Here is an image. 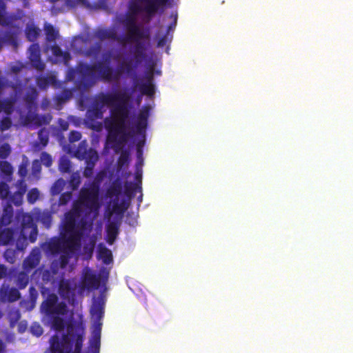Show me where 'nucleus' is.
<instances>
[{
	"instance_id": "c85d7f7f",
	"label": "nucleus",
	"mask_w": 353,
	"mask_h": 353,
	"mask_svg": "<svg viewBox=\"0 0 353 353\" xmlns=\"http://www.w3.org/2000/svg\"><path fill=\"white\" fill-rule=\"evenodd\" d=\"M41 30L34 24H28L25 29V34L27 39L30 42L35 41L39 37Z\"/></svg>"
},
{
	"instance_id": "a211bd4d",
	"label": "nucleus",
	"mask_w": 353,
	"mask_h": 353,
	"mask_svg": "<svg viewBox=\"0 0 353 353\" xmlns=\"http://www.w3.org/2000/svg\"><path fill=\"white\" fill-rule=\"evenodd\" d=\"M58 292L61 297L69 300L74 296V288L72 287L70 280L61 279L59 283Z\"/></svg>"
},
{
	"instance_id": "69168bd1",
	"label": "nucleus",
	"mask_w": 353,
	"mask_h": 353,
	"mask_svg": "<svg viewBox=\"0 0 353 353\" xmlns=\"http://www.w3.org/2000/svg\"><path fill=\"white\" fill-rule=\"evenodd\" d=\"M129 161V154L127 151H123L119 158L118 163L119 165H123L128 163Z\"/></svg>"
},
{
	"instance_id": "39448f33",
	"label": "nucleus",
	"mask_w": 353,
	"mask_h": 353,
	"mask_svg": "<svg viewBox=\"0 0 353 353\" xmlns=\"http://www.w3.org/2000/svg\"><path fill=\"white\" fill-rule=\"evenodd\" d=\"M98 81L94 64L79 62L77 64V83L79 87L88 88Z\"/></svg>"
},
{
	"instance_id": "e433bc0d",
	"label": "nucleus",
	"mask_w": 353,
	"mask_h": 353,
	"mask_svg": "<svg viewBox=\"0 0 353 353\" xmlns=\"http://www.w3.org/2000/svg\"><path fill=\"white\" fill-rule=\"evenodd\" d=\"M137 15L128 12L124 20H121V23L124 25L125 28H129L137 23Z\"/></svg>"
},
{
	"instance_id": "ea45409f",
	"label": "nucleus",
	"mask_w": 353,
	"mask_h": 353,
	"mask_svg": "<svg viewBox=\"0 0 353 353\" xmlns=\"http://www.w3.org/2000/svg\"><path fill=\"white\" fill-rule=\"evenodd\" d=\"M82 207H83V203L80 202L78 198V200L73 203L72 208L70 212L81 217L83 213Z\"/></svg>"
},
{
	"instance_id": "0e129e2a",
	"label": "nucleus",
	"mask_w": 353,
	"mask_h": 353,
	"mask_svg": "<svg viewBox=\"0 0 353 353\" xmlns=\"http://www.w3.org/2000/svg\"><path fill=\"white\" fill-rule=\"evenodd\" d=\"M65 4L71 8H74L79 4L87 5L86 0H66Z\"/></svg>"
},
{
	"instance_id": "cd10ccee",
	"label": "nucleus",
	"mask_w": 353,
	"mask_h": 353,
	"mask_svg": "<svg viewBox=\"0 0 353 353\" xmlns=\"http://www.w3.org/2000/svg\"><path fill=\"white\" fill-rule=\"evenodd\" d=\"M98 257L101 259L105 265H109L113 261L112 254L110 250L104 245L99 244L98 248Z\"/></svg>"
},
{
	"instance_id": "e2e57ef3",
	"label": "nucleus",
	"mask_w": 353,
	"mask_h": 353,
	"mask_svg": "<svg viewBox=\"0 0 353 353\" xmlns=\"http://www.w3.org/2000/svg\"><path fill=\"white\" fill-rule=\"evenodd\" d=\"M6 40L4 38L0 37V51L2 49L3 43L6 41H8L12 43L16 44V40H15V38L13 36V34L8 33L6 35Z\"/></svg>"
},
{
	"instance_id": "6ab92c4d",
	"label": "nucleus",
	"mask_w": 353,
	"mask_h": 353,
	"mask_svg": "<svg viewBox=\"0 0 353 353\" xmlns=\"http://www.w3.org/2000/svg\"><path fill=\"white\" fill-rule=\"evenodd\" d=\"M120 224L117 221H109L106 226V242L112 245L119 234Z\"/></svg>"
},
{
	"instance_id": "5fc2aeb1",
	"label": "nucleus",
	"mask_w": 353,
	"mask_h": 353,
	"mask_svg": "<svg viewBox=\"0 0 353 353\" xmlns=\"http://www.w3.org/2000/svg\"><path fill=\"white\" fill-rule=\"evenodd\" d=\"M77 75V65L75 68H70L67 70L65 79L68 81H73L75 79V76Z\"/></svg>"
},
{
	"instance_id": "f704fd0d",
	"label": "nucleus",
	"mask_w": 353,
	"mask_h": 353,
	"mask_svg": "<svg viewBox=\"0 0 353 353\" xmlns=\"http://www.w3.org/2000/svg\"><path fill=\"white\" fill-rule=\"evenodd\" d=\"M46 40L49 42L54 41L59 37V32L51 24L45 26Z\"/></svg>"
},
{
	"instance_id": "58836bf2",
	"label": "nucleus",
	"mask_w": 353,
	"mask_h": 353,
	"mask_svg": "<svg viewBox=\"0 0 353 353\" xmlns=\"http://www.w3.org/2000/svg\"><path fill=\"white\" fill-rule=\"evenodd\" d=\"M38 138L42 148L46 147L48 143V132L45 129H41L38 132Z\"/></svg>"
},
{
	"instance_id": "bf43d9fd",
	"label": "nucleus",
	"mask_w": 353,
	"mask_h": 353,
	"mask_svg": "<svg viewBox=\"0 0 353 353\" xmlns=\"http://www.w3.org/2000/svg\"><path fill=\"white\" fill-rule=\"evenodd\" d=\"M81 139V134L79 131L72 130L69 134V141L70 143H74L79 141Z\"/></svg>"
},
{
	"instance_id": "09e8293b",
	"label": "nucleus",
	"mask_w": 353,
	"mask_h": 353,
	"mask_svg": "<svg viewBox=\"0 0 353 353\" xmlns=\"http://www.w3.org/2000/svg\"><path fill=\"white\" fill-rule=\"evenodd\" d=\"M142 10L141 6L134 1H131L128 6V12L132 14L138 15Z\"/></svg>"
},
{
	"instance_id": "8fccbe9b",
	"label": "nucleus",
	"mask_w": 353,
	"mask_h": 353,
	"mask_svg": "<svg viewBox=\"0 0 353 353\" xmlns=\"http://www.w3.org/2000/svg\"><path fill=\"white\" fill-rule=\"evenodd\" d=\"M11 152V148L9 144L4 143L0 145V158L6 159Z\"/></svg>"
},
{
	"instance_id": "473e14b6",
	"label": "nucleus",
	"mask_w": 353,
	"mask_h": 353,
	"mask_svg": "<svg viewBox=\"0 0 353 353\" xmlns=\"http://www.w3.org/2000/svg\"><path fill=\"white\" fill-rule=\"evenodd\" d=\"M72 97V92L70 89H65L55 97L57 105H61Z\"/></svg>"
},
{
	"instance_id": "0eeeda50",
	"label": "nucleus",
	"mask_w": 353,
	"mask_h": 353,
	"mask_svg": "<svg viewBox=\"0 0 353 353\" xmlns=\"http://www.w3.org/2000/svg\"><path fill=\"white\" fill-rule=\"evenodd\" d=\"M126 34L120 36V44L125 46L127 43H132L134 41L148 40L150 39V31L148 29H143L139 24L133 25L125 28Z\"/></svg>"
},
{
	"instance_id": "f257e3e1",
	"label": "nucleus",
	"mask_w": 353,
	"mask_h": 353,
	"mask_svg": "<svg viewBox=\"0 0 353 353\" xmlns=\"http://www.w3.org/2000/svg\"><path fill=\"white\" fill-rule=\"evenodd\" d=\"M130 100V94L123 91L101 92L92 100L87 110L88 117L91 120L102 119L103 108L105 106L112 107L111 117L104 119L105 126L108 132L107 140L109 143L120 145L132 136L131 132L126 131L125 125L130 115V109L127 105Z\"/></svg>"
},
{
	"instance_id": "ddd939ff",
	"label": "nucleus",
	"mask_w": 353,
	"mask_h": 353,
	"mask_svg": "<svg viewBox=\"0 0 353 353\" xmlns=\"http://www.w3.org/2000/svg\"><path fill=\"white\" fill-rule=\"evenodd\" d=\"M21 298V293L17 288L2 285L0 288V299L3 302L13 303Z\"/></svg>"
},
{
	"instance_id": "72a5a7b5",
	"label": "nucleus",
	"mask_w": 353,
	"mask_h": 353,
	"mask_svg": "<svg viewBox=\"0 0 353 353\" xmlns=\"http://www.w3.org/2000/svg\"><path fill=\"white\" fill-rule=\"evenodd\" d=\"M139 90L143 94L152 97L155 93V86L153 83H143L139 86Z\"/></svg>"
},
{
	"instance_id": "7c9ffc66",
	"label": "nucleus",
	"mask_w": 353,
	"mask_h": 353,
	"mask_svg": "<svg viewBox=\"0 0 353 353\" xmlns=\"http://www.w3.org/2000/svg\"><path fill=\"white\" fill-rule=\"evenodd\" d=\"M14 109V100L6 99L0 100V112H3L6 115H10Z\"/></svg>"
},
{
	"instance_id": "f3484780",
	"label": "nucleus",
	"mask_w": 353,
	"mask_h": 353,
	"mask_svg": "<svg viewBox=\"0 0 353 353\" xmlns=\"http://www.w3.org/2000/svg\"><path fill=\"white\" fill-rule=\"evenodd\" d=\"M141 63H137V61H132V59L123 61L117 68V72L119 73V78H121L123 74L128 75L134 74L137 67Z\"/></svg>"
},
{
	"instance_id": "f03ea898",
	"label": "nucleus",
	"mask_w": 353,
	"mask_h": 353,
	"mask_svg": "<svg viewBox=\"0 0 353 353\" xmlns=\"http://www.w3.org/2000/svg\"><path fill=\"white\" fill-rule=\"evenodd\" d=\"M67 333L62 335V341L54 334L50 339L49 353H81L85 335V327L82 321L69 322Z\"/></svg>"
},
{
	"instance_id": "bb28decb",
	"label": "nucleus",
	"mask_w": 353,
	"mask_h": 353,
	"mask_svg": "<svg viewBox=\"0 0 353 353\" xmlns=\"http://www.w3.org/2000/svg\"><path fill=\"white\" fill-rule=\"evenodd\" d=\"M36 83L40 89H46L50 85H56L57 81L54 75L39 76L36 79Z\"/></svg>"
},
{
	"instance_id": "a19ab883",
	"label": "nucleus",
	"mask_w": 353,
	"mask_h": 353,
	"mask_svg": "<svg viewBox=\"0 0 353 353\" xmlns=\"http://www.w3.org/2000/svg\"><path fill=\"white\" fill-rule=\"evenodd\" d=\"M13 217V212L5 210L1 218V223L4 225L10 224Z\"/></svg>"
},
{
	"instance_id": "c756f323",
	"label": "nucleus",
	"mask_w": 353,
	"mask_h": 353,
	"mask_svg": "<svg viewBox=\"0 0 353 353\" xmlns=\"http://www.w3.org/2000/svg\"><path fill=\"white\" fill-rule=\"evenodd\" d=\"M38 97V92L34 88H30L24 96V101L28 108L36 105V100Z\"/></svg>"
},
{
	"instance_id": "b1692460",
	"label": "nucleus",
	"mask_w": 353,
	"mask_h": 353,
	"mask_svg": "<svg viewBox=\"0 0 353 353\" xmlns=\"http://www.w3.org/2000/svg\"><path fill=\"white\" fill-rule=\"evenodd\" d=\"M135 43L134 46V59L137 63H141L145 58L146 47L143 40L132 41Z\"/></svg>"
},
{
	"instance_id": "20e7f679",
	"label": "nucleus",
	"mask_w": 353,
	"mask_h": 353,
	"mask_svg": "<svg viewBox=\"0 0 353 353\" xmlns=\"http://www.w3.org/2000/svg\"><path fill=\"white\" fill-rule=\"evenodd\" d=\"M99 193L100 184L97 181H93L81 188L79 193V201L90 212L99 210Z\"/></svg>"
},
{
	"instance_id": "13d9d810",
	"label": "nucleus",
	"mask_w": 353,
	"mask_h": 353,
	"mask_svg": "<svg viewBox=\"0 0 353 353\" xmlns=\"http://www.w3.org/2000/svg\"><path fill=\"white\" fill-rule=\"evenodd\" d=\"M41 171V163L39 160L35 159L32 161V174L37 175L40 174Z\"/></svg>"
},
{
	"instance_id": "dca6fc26",
	"label": "nucleus",
	"mask_w": 353,
	"mask_h": 353,
	"mask_svg": "<svg viewBox=\"0 0 353 353\" xmlns=\"http://www.w3.org/2000/svg\"><path fill=\"white\" fill-rule=\"evenodd\" d=\"M101 323L96 325L90 339L88 353H99L101 346Z\"/></svg>"
},
{
	"instance_id": "49530a36",
	"label": "nucleus",
	"mask_w": 353,
	"mask_h": 353,
	"mask_svg": "<svg viewBox=\"0 0 353 353\" xmlns=\"http://www.w3.org/2000/svg\"><path fill=\"white\" fill-rule=\"evenodd\" d=\"M12 124V123L11 119L9 117V116L7 115L0 121V130L2 132L8 130L11 128Z\"/></svg>"
},
{
	"instance_id": "4468645a",
	"label": "nucleus",
	"mask_w": 353,
	"mask_h": 353,
	"mask_svg": "<svg viewBox=\"0 0 353 353\" xmlns=\"http://www.w3.org/2000/svg\"><path fill=\"white\" fill-rule=\"evenodd\" d=\"M93 35L95 39H97L101 41L111 39L120 43L119 38H121V37L118 36L115 30L112 28H97L94 31Z\"/></svg>"
},
{
	"instance_id": "1a4fd4ad",
	"label": "nucleus",
	"mask_w": 353,
	"mask_h": 353,
	"mask_svg": "<svg viewBox=\"0 0 353 353\" xmlns=\"http://www.w3.org/2000/svg\"><path fill=\"white\" fill-rule=\"evenodd\" d=\"M123 191V183L121 179L118 177L115 179L107 188L105 196L108 198L113 199L112 209L114 212H123L121 205L119 203V196Z\"/></svg>"
},
{
	"instance_id": "2f4dec72",
	"label": "nucleus",
	"mask_w": 353,
	"mask_h": 353,
	"mask_svg": "<svg viewBox=\"0 0 353 353\" xmlns=\"http://www.w3.org/2000/svg\"><path fill=\"white\" fill-rule=\"evenodd\" d=\"M29 281L30 279L27 272L23 271L19 272L15 281L18 290L25 289L28 285Z\"/></svg>"
},
{
	"instance_id": "c9c22d12",
	"label": "nucleus",
	"mask_w": 353,
	"mask_h": 353,
	"mask_svg": "<svg viewBox=\"0 0 353 353\" xmlns=\"http://www.w3.org/2000/svg\"><path fill=\"white\" fill-rule=\"evenodd\" d=\"M59 170L64 173H70L71 172V161L67 157H63L60 160Z\"/></svg>"
},
{
	"instance_id": "6e6d98bb",
	"label": "nucleus",
	"mask_w": 353,
	"mask_h": 353,
	"mask_svg": "<svg viewBox=\"0 0 353 353\" xmlns=\"http://www.w3.org/2000/svg\"><path fill=\"white\" fill-rule=\"evenodd\" d=\"M170 18L172 19V23L167 28V34H169L170 31H173L177 23L178 15L177 13L172 12L170 15Z\"/></svg>"
},
{
	"instance_id": "aec40b11",
	"label": "nucleus",
	"mask_w": 353,
	"mask_h": 353,
	"mask_svg": "<svg viewBox=\"0 0 353 353\" xmlns=\"http://www.w3.org/2000/svg\"><path fill=\"white\" fill-rule=\"evenodd\" d=\"M41 254L39 250H33L30 255L23 261V269L30 272L35 268L40 263Z\"/></svg>"
},
{
	"instance_id": "5701e85b",
	"label": "nucleus",
	"mask_w": 353,
	"mask_h": 353,
	"mask_svg": "<svg viewBox=\"0 0 353 353\" xmlns=\"http://www.w3.org/2000/svg\"><path fill=\"white\" fill-rule=\"evenodd\" d=\"M46 250L52 254H57L61 252H64L63 247V240L61 238L54 237L51 239L46 243Z\"/></svg>"
},
{
	"instance_id": "c03bdc74",
	"label": "nucleus",
	"mask_w": 353,
	"mask_h": 353,
	"mask_svg": "<svg viewBox=\"0 0 353 353\" xmlns=\"http://www.w3.org/2000/svg\"><path fill=\"white\" fill-rule=\"evenodd\" d=\"M21 317L19 310L12 311L8 314L10 325L14 327Z\"/></svg>"
},
{
	"instance_id": "a878e982",
	"label": "nucleus",
	"mask_w": 353,
	"mask_h": 353,
	"mask_svg": "<svg viewBox=\"0 0 353 353\" xmlns=\"http://www.w3.org/2000/svg\"><path fill=\"white\" fill-rule=\"evenodd\" d=\"M15 18L6 14V3L0 0V25L5 27L10 26Z\"/></svg>"
},
{
	"instance_id": "a18cd8bd",
	"label": "nucleus",
	"mask_w": 353,
	"mask_h": 353,
	"mask_svg": "<svg viewBox=\"0 0 353 353\" xmlns=\"http://www.w3.org/2000/svg\"><path fill=\"white\" fill-rule=\"evenodd\" d=\"M10 194L9 185L5 182H1L0 183V198L6 199L10 196Z\"/></svg>"
},
{
	"instance_id": "412c9836",
	"label": "nucleus",
	"mask_w": 353,
	"mask_h": 353,
	"mask_svg": "<svg viewBox=\"0 0 353 353\" xmlns=\"http://www.w3.org/2000/svg\"><path fill=\"white\" fill-rule=\"evenodd\" d=\"M105 301L103 296L101 294L97 299H94L90 310V313L97 321H100L104 314Z\"/></svg>"
},
{
	"instance_id": "603ef678",
	"label": "nucleus",
	"mask_w": 353,
	"mask_h": 353,
	"mask_svg": "<svg viewBox=\"0 0 353 353\" xmlns=\"http://www.w3.org/2000/svg\"><path fill=\"white\" fill-rule=\"evenodd\" d=\"M30 332L33 335L40 336L42 335L43 330L39 323H34L30 327Z\"/></svg>"
},
{
	"instance_id": "423d86ee",
	"label": "nucleus",
	"mask_w": 353,
	"mask_h": 353,
	"mask_svg": "<svg viewBox=\"0 0 353 353\" xmlns=\"http://www.w3.org/2000/svg\"><path fill=\"white\" fill-rule=\"evenodd\" d=\"M108 57L105 59V63L98 62L94 64L98 80L103 81H116L120 79L117 68L114 70L110 65V52L108 53Z\"/></svg>"
},
{
	"instance_id": "79ce46f5",
	"label": "nucleus",
	"mask_w": 353,
	"mask_h": 353,
	"mask_svg": "<svg viewBox=\"0 0 353 353\" xmlns=\"http://www.w3.org/2000/svg\"><path fill=\"white\" fill-rule=\"evenodd\" d=\"M64 181L62 179L56 181L51 188L52 194H59L63 190Z\"/></svg>"
},
{
	"instance_id": "864d4df0",
	"label": "nucleus",
	"mask_w": 353,
	"mask_h": 353,
	"mask_svg": "<svg viewBox=\"0 0 353 353\" xmlns=\"http://www.w3.org/2000/svg\"><path fill=\"white\" fill-rule=\"evenodd\" d=\"M101 46L99 44H97L95 46H92L87 50L85 55L87 57H96L99 54Z\"/></svg>"
},
{
	"instance_id": "4be33fe9",
	"label": "nucleus",
	"mask_w": 353,
	"mask_h": 353,
	"mask_svg": "<svg viewBox=\"0 0 353 353\" xmlns=\"http://www.w3.org/2000/svg\"><path fill=\"white\" fill-rule=\"evenodd\" d=\"M145 3L144 10L150 16L154 15L160 6L166 5L170 0H140Z\"/></svg>"
},
{
	"instance_id": "3c124183",
	"label": "nucleus",
	"mask_w": 353,
	"mask_h": 353,
	"mask_svg": "<svg viewBox=\"0 0 353 353\" xmlns=\"http://www.w3.org/2000/svg\"><path fill=\"white\" fill-rule=\"evenodd\" d=\"M72 198V194L70 192L62 193L59 199V203L61 205H66Z\"/></svg>"
},
{
	"instance_id": "774afa93",
	"label": "nucleus",
	"mask_w": 353,
	"mask_h": 353,
	"mask_svg": "<svg viewBox=\"0 0 353 353\" xmlns=\"http://www.w3.org/2000/svg\"><path fill=\"white\" fill-rule=\"evenodd\" d=\"M52 278V273L49 270H45L42 272V279L44 282L48 283L50 281Z\"/></svg>"
},
{
	"instance_id": "6e6552de",
	"label": "nucleus",
	"mask_w": 353,
	"mask_h": 353,
	"mask_svg": "<svg viewBox=\"0 0 353 353\" xmlns=\"http://www.w3.org/2000/svg\"><path fill=\"white\" fill-rule=\"evenodd\" d=\"M83 231H74L64 232L62 231L63 247L64 252L72 253L81 248V241L83 237Z\"/></svg>"
},
{
	"instance_id": "393cba45",
	"label": "nucleus",
	"mask_w": 353,
	"mask_h": 353,
	"mask_svg": "<svg viewBox=\"0 0 353 353\" xmlns=\"http://www.w3.org/2000/svg\"><path fill=\"white\" fill-rule=\"evenodd\" d=\"M15 232L12 228L0 230V245H12L14 242Z\"/></svg>"
},
{
	"instance_id": "37998d69",
	"label": "nucleus",
	"mask_w": 353,
	"mask_h": 353,
	"mask_svg": "<svg viewBox=\"0 0 353 353\" xmlns=\"http://www.w3.org/2000/svg\"><path fill=\"white\" fill-rule=\"evenodd\" d=\"M39 197V192L37 188L31 189L27 194L28 201L30 203H34V202H36V201L38 200Z\"/></svg>"
},
{
	"instance_id": "de8ad7c7",
	"label": "nucleus",
	"mask_w": 353,
	"mask_h": 353,
	"mask_svg": "<svg viewBox=\"0 0 353 353\" xmlns=\"http://www.w3.org/2000/svg\"><path fill=\"white\" fill-rule=\"evenodd\" d=\"M40 162L41 163H43L46 167L50 168L52 164V159L48 153L43 152L41 154Z\"/></svg>"
},
{
	"instance_id": "338daca9",
	"label": "nucleus",
	"mask_w": 353,
	"mask_h": 353,
	"mask_svg": "<svg viewBox=\"0 0 353 353\" xmlns=\"http://www.w3.org/2000/svg\"><path fill=\"white\" fill-rule=\"evenodd\" d=\"M154 63L149 68V70L145 74V78L147 79L146 82L153 83L154 79Z\"/></svg>"
},
{
	"instance_id": "9b49d317",
	"label": "nucleus",
	"mask_w": 353,
	"mask_h": 353,
	"mask_svg": "<svg viewBox=\"0 0 353 353\" xmlns=\"http://www.w3.org/2000/svg\"><path fill=\"white\" fill-rule=\"evenodd\" d=\"M81 285L88 290H97L101 285V276L88 269L83 274Z\"/></svg>"
},
{
	"instance_id": "7ed1b4c3",
	"label": "nucleus",
	"mask_w": 353,
	"mask_h": 353,
	"mask_svg": "<svg viewBox=\"0 0 353 353\" xmlns=\"http://www.w3.org/2000/svg\"><path fill=\"white\" fill-rule=\"evenodd\" d=\"M41 310L49 318L52 327L61 332L66 327L64 319L60 316H64L68 313V305L64 301L59 302L58 296L54 294H48L47 299L43 301L41 305Z\"/></svg>"
},
{
	"instance_id": "4d7b16f0",
	"label": "nucleus",
	"mask_w": 353,
	"mask_h": 353,
	"mask_svg": "<svg viewBox=\"0 0 353 353\" xmlns=\"http://www.w3.org/2000/svg\"><path fill=\"white\" fill-rule=\"evenodd\" d=\"M136 185L134 183L126 182L124 185L125 194L129 196H132Z\"/></svg>"
},
{
	"instance_id": "052dcab7",
	"label": "nucleus",
	"mask_w": 353,
	"mask_h": 353,
	"mask_svg": "<svg viewBox=\"0 0 353 353\" xmlns=\"http://www.w3.org/2000/svg\"><path fill=\"white\" fill-rule=\"evenodd\" d=\"M70 183L72 190H77L81 183V179L79 176L72 174L70 180Z\"/></svg>"
},
{
	"instance_id": "f8f14e48",
	"label": "nucleus",
	"mask_w": 353,
	"mask_h": 353,
	"mask_svg": "<svg viewBox=\"0 0 353 353\" xmlns=\"http://www.w3.org/2000/svg\"><path fill=\"white\" fill-rule=\"evenodd\" d=\"M29 59L33 68L39 71L45 69V64L41 59V50L38 43H32L29 49Z\"/></svg>"
},
{
	"instance_id": "9d476101",
	"label": "nucleus",
	"mask_w": 353,
	"mask_h": 353,
	"mask_svg": "<svg viewBox=\"0 0 353 353\" xmlns=\"http://www.w3.org/2000/svg\"><path fill=\"white\" fill-rule=\"evenodd\" d=\"M150 107L144 105L137 117V119L132 129L133 134L145 136L150 117Z\"/></svg>"
},
{
	"instance_id": "4c0bfd02",
	"label": "nucleus",
	"mask_w": 353,
	"mask_h": 353,
	"mask_svg": "<svg viewBox=\"0 0 353 353\" xmlns=\"http://www.w3.org/2000/svg\"><path fill=\"white\" fill-rule=\"evenodd\" d=\"M0 170L6 176H10L12 174L13 168L11 164L6 161L0 162Z\"/></svg>"
},
{
	"instance_id": "2eb2a0df",
	"label": "nucleus",
	"mask_w": 353,
	"mask_h": 353,
	"mask_svg": "<svg viewBox=\"0 0 353 353\" xmlns=\"http://www.w3.org/2000/svg\"><path fill=\"white\" fill-rule=\"evenodd\" d=\"M80 217L70 211L65 213L63 223V232H71L74 231H82L77 225L78 219Z\"/></svg>"
},
{
	"instance_id": "680f3d73",
	"label": "nucleus",
	"mask_w": 353,
	"mask_h": 353,
	"mask_svg": "<svg viewBox=\"0 0 353 353\" xmlns=\"http://www.w3.org/2000/svg\"><path fill=\"white\" fill-rule=\"evenodd\" d=\"M32 121H34V123L38 126H41L43 124L48 123L46 117L39 116L38 114L32 116Z\"/></svg>"
}]
</instances>
